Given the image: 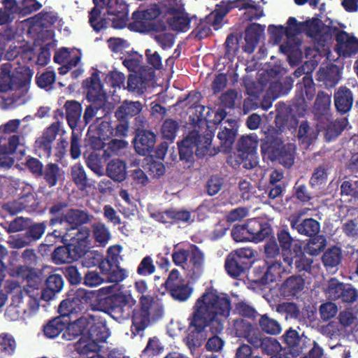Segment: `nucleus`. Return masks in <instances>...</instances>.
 I'll use <instances>...</instances> for the list:
<instances>
[{
	"label": "nucleus",
	"instance_id": "nucleus-1",
	"mask_svg": "<svg viewBox=\"0 0 358 358\" xmlns=\"http://www.w3.org/2000/svg\"><path fill=\"white\" fill-rule=\"evenodd\" d=\"M193 312L189 317L187 344L200 346L206 339V328L209 327L212 334H220L224 329V322L229 316L231 300L227 294L208 288L196 299Z\"/></svg>",
	"mask_w": 358,
	"mask_h": 358
},
{
	"label": "nucleus",
	"instance_id": "nucleus-2",
	"mask_svg": "<svg viewBox=\"0 0 358 358\" xmlns=\"http://www.w3.org/2000/svg\"><path fill=\"white\" fill-rule=\"evenodd\" d=\"M296 87V92L292 105L294 108L284 103H278L276 105L275 123L278 131L281 132L286 129H296L299 121L292 111L295 109L299 115H303L307 107L306 100L310 101L315 96V84L310 76L306 75L303 78V81L297 83Z\"/></svg>",
	"mask_w": 358,
	"mask_h": 358
},
{
	"label": "nucleus",
	"instance_id": "nucleus-3",
	"mask_svg": "<svg viewBox=\"0 0 358 358\" xmlns=\"http://www.w3.org/2000/svg\"><path fill=\"white\" fill-rule=\"evenodd\" d=\"M162 303L152 295H141L138 305L133 309L131 331L138 335L143 331L150 322H155L164 315Z\"/></svg>",
	"mask_w": 358,
	"mask_h": 358
},
{
	"label": "nucleus",
	"instance_id": "nucleus-4",
	"mask_svg": "<svg viewBox=\"0 0 358 358\" xmlns=\"http://www.w3.org/2000/svg\"><path fill=\"white\" fill-rule=\"evenodd\" d=\"M134 300L122 293L113 294L98 300L99 309L117 321L127 320L133 315Z\"/></svg>",
	"mask_w": 358,
	"mask_h": 358
},
{
	"label": "nucleus",
	"instance_id": "nucleus-5",
	"mask_svg": "<svg viewBox=\"0 0 358 358\" xmlns=\"http://www.w3.org/2000/svg\"><path fill=\"white\" fill-rule=\"evenodd\" d=\"M161 14L162 9L156 3L146 9H138L132 13L129 29L140 33L164 31L166 29V25L163 22H155Z\"/></svg>",
	"mask_w": 358,
	"mask_h": 358
},
{
	"label": "nucleus",
	"instance_id": "nucleus-6",
	"mask_svg": "<svg viewBox=\"0 0 358 358\" xmlns=\"http://www.w3.org/2000/svg\"><path fill=\"white\" fill-rule=\"evenodd\" d=\"M255 257L253 250L248 248L238 249L226 257L224 268L229 276L237 279L250 268Z\"/></svg>",
	"mask_w": 358,
	"mask_h": 358
},
{
	"label": "nucleus",
	"instance_id": "nucleus-7",
	"mask_svg": "<svg viewBox=\"0 0 358 358\" xmlns=\"http://www.w3.org/2000/svg\"><path fill=\"white\" fill-rule=\"evenodd\" d=\"M94 218L92 214L87 210L80 208H69L60 216L51 217L49 220V226L54 227L57 224H66V231L69 230L78 229L80 227L88 224Z\"/></svg>",
	"mask_w": 358,
	"mask_h": 358
},
{
	"label": "nucleus",
	"instance_id": "nucleus-8",
	"mask_svg": "<svg viewBox=\"0 0 358 358\" xmlns=\"http://www.w3.org/2000/svg\"><path fill=\"white\" fill-rule=\"evenodd\" d=\"M328 299L338 303L351 304L358 300V290L351 284L341 282L336 278H331L325 289Z\"/></svg>",
	"mask_w": 358,
	"mask_h": 358
},
{
	"label": "nucleus",
	"instance_id": "nucleus-9",
	"mask_svg": "<svg viewBox=\"0 0 358 358\" xmlns=\"http://www.w3.org/2000/svg\"><path fill=\"white\" fill-rule=\"evenodd\" d=\"M164 285L172 299L179 302L187 301L194 290L189 283L180 276L176 268L171 271Z\"/></svg>",
	"mask_w": 358,
	"mask_h": 358
},
{
	"label": "nucleus",
	"instance_id": "nucleus-10",
	"mask_svg": "<svg viewBox=\"0 0 358 358\" xmlns=\"http://www.w3.org/2000/svg\"><path fill=\"white\" fill-rule=\"evenodd\" d=\"M258 139L256 136H242L237 143L238 162L246 169H252L258 164L257 148Z\"/></svg>",
	"mask_w": 358,
	"mask_h": 358
},
{
	"label": "nucleus",
	"instance_id": "nucleus-11",
	"mask_svg": "<svg viewBox=\"0 0 358 358\" xmlns=\"http://www.w3.org/2000/svg\"><path fill=\"white\" fill-rule=\"evenodd\" d=\"M82 87L86 90V99L91 103L99 107H104L110 104L106 92L103 90V85L98 72L92 73L90 78L84 80Z\"/></svg>",
	"mask_w": 358,
	"mask_h": 358
},
{
	"label": "nucleus",
	"instance_id": "nucleus-12",
	"mask_svg": "<svg viewBox=\"0 0 358 358\" xmlns=\"http://www.w3.org/2000/svg\"><path fill=\"white\" fill-rule=\"evenodd\" d=\"M334 105L339 115H348L354 103L353 92L347 86L342 85L334 90Z\"/></svg>",
	"mask_w": 358,
	"mask_h": 358
},
{
	"label": "nucleus",
	"instance_id": "nucleus-13",
	"mask_svg": "<svg viewBox=\"0 0 358 358\" xmlns=\"http://www.w3.org/2000/svg\"><path fill=\"white\" fill-rule=\"evenodd\" d=\"M336 50L340 56L350 57L358 52V39L343 30L336 34Z\"/></svg>",
	"mask_w": 358,
	"mask_h": 358
},
{
	"label": "nucleus",
	"instance_id": "nucleus-14",
	"mask_svg": "<svg viewBox=\"0 0 358 358\" xmlns=\"http://www.w3.org/2000/svg\"><path fill=\"white\" fill-rule=\"evenodd\" d=\"M90 231L87 227H83L76 234L77 237L71 238L68 244L73 262L87 255L88 247V237Z\"/></svg>",
	"mask_w": 358,
	"mask_h": 358
},
{
	"label": "nucleus",
	"instance_id": "nucleus-15",
	"mask_svg": "<svg viewBox=\"0 0 358 358\" xmlns=\"http://www.w3.org/2000/svg\"><path fill=\"white\" fill-rule=\"evenodd\" d=\"M280 263L275 262L268 264L266 261L263 265L256 266L252 271L253 277H249L248 279L257 285H268L275 280V274L272 271L276 268H280Z\"/></svg>",
	"mask_w": 358,
	"mask_h": 358
},
{
	"label": "nucleus",
	"instance_id": "nucleus-16",
	"mask_svg": "<svg viewBox=\"0 0 358 358\" xmlns=\"http://www.w3.org/2000/svg\"><path fill=\"white\" fill-rule=\"evenodd\" d=\"M285 143L282 138L274 135H266L265 138L262 139L261 153L264 160L275 162L279 157V152L284 146Z\"/></svg>",
	"mask_w": 358,
	"mask_h": 358
},
{
	"label": "nucleus",
	"instance_id": "nucleus-17",
	"mask_svg": "<svg viewBox=\"0 0 358 358\" xmlns=\"http://www.w3.org/2000/svg\"><path fill=\"white\" fill-rule=\"evenodd\" d=\"M134 142L136 152L140 155L145 156L153 150L156 142V135L151 131L138 128Z\"/></svg>",
	"mask_w": 358,
	"mask_h": 358
},
{
	"label": "nucleus",
	"instance_id": "nucleus-18",
	"mask_svg": "<svg viewBox=\"0 0 358 358\" xmlns=\"http://www.w3.org/2000/svg\"><path fill=\"white\" fill-rule=\"evenodd\" d=\"M290 226L292 229L302 236L311 237L320 231V223L313 218H306L300 220V217L292 216L289 218Z\"/></svg>",
	"mask_w": 358,
	"mask_h": 358
},
{
	"label": "nucleus",
	"instance_id": "nucleus-19",
	"mask_svg": "<svg viewBox=\"0 0 358 358\" xmlns=\"http://www.w3.org/2000/svg\"><path fill=\"white\" fill-rule=\"evenodd\" d=\"M246 231L249 241L255 242L262 241L272 234V227L266 222H262L258 219H252L246 224Z\"/></svg>",
	"mask_w": 358,
	"mask_h": 358
},
{
	"label": "nucleus",
	"instance_id": "nucleus-20",
	"mask_svg": "<svg viewBox=\"0 0 358 358\" xmlns=\"http://www.w3.org/2000/svg\"><path fill=\"white\" fill-rule=\"evenodd\" d=\"M95 6L89 12V23L96 32L107 27V20L105 17L100 18L101 10L104 7L109 9L113 0H93Z\"/></svg>",
	"mask_w": 358,
	"mask_h": 358
},
{
	"label": "nucleus",
	"instance_id": "nucleus-21",
	"mask_svg": "<svg viewBox=\"0 0 358 358\" xmlns=\"http://www.w3.org/2000/svg\"><path fill=\"white\" fill-rule=\"evenodd\" d=\"M265 26L258 23L250 24L245 30V44L243 45V50L248 54L255 52L261 36L264 34Z\"/></svg>",
	"mask_w": 358,
	"mask_h": 358
},
{
	"label": "nucleus",
	"instance_id": "nucleus-22",
	"mask_svg": "<svg viewBox=\"0 0 358 358\" xmlns=\"http://www.w3.org/2000/svg\"><path fill=\"white\" fill-rule=\"evenodd\" d=\"M278 245L281 249L283 261L289 267L292 266V248L294 241L289 232L285 229H280L277 232Z\"/></svg>",
	"mask_w": 358,
	"mask_h": 358
},
{
	"label": "nucleus",
	"instance_id": "nucleus-23",
	"mask_svg": "<svg viewBox=\"0 0 358 358\" xmlns=\"http://www.w3.org/2000/svg\"><path fill=\"white\" fill-rule=\"evenodd\" d=\"M66 119L72 130L80 129L83 108L81 103L76 100H68L65 102Z\"/></svg>",
	"mask_w": 358,
	"mask_h": 358
},
{
	"label": "nucleus",
	"instance_id": "nucleus-24",
	"mask_svg": "<svg viewBox=\"0 0 358 358\" xmlns=\"http://www.w3.org/2000/svg\"><path fill=\"white\" fill-rule=\"evenodd\" d=\"M292 257V264H294L295 269L297 272H310L313 260L306 257L301 243H296L294 244Z\"/></svg>",
	"mask_w": 358,
	"mask_h": 358
},
{
	"label": "nucleus",
	"instance_id": "nucleus-25",
	"mask_svg": "<svg viewBox=\"0 0 358 358\" xmlns=\"http://www.w3.org/2000/svg\"><path fill=\"white\" fill-rule=\"evenodd\" d=\"M305 281L301 276L292 275L282 283L280 292L284 297H294L303 289Z\"/></svg>",
	"mask_w": 358,
	"mask_h": 358
},
{
	"label": "nucleus",
	"instance_id": "nucleus-26",
	"mask_svg": "<svg viewBox=\"0 0 358 358\" xmlns=\"http://www.w3.org/2000/svg\"><path fill=\"white\" fill-rule=\"evenodd\" d=\"M64 280L60 274L50 275L45 280V287L41 293V299L48 301L52 299L55 294L60 292L64 287Z\"/></svg>",
	"mask_w": 358,
	"mask_h": 358
},
{
	"label": "nucleus",
	"instance_id": "nucleus-27",
	"mask_svg": "<svg viewBox=\"0 0 358 358\" xmlns=\"http://www.w3.org/2000/svg\"><path fill=\"white\" fill-rule=\"evenodd\" d=\"M87 337L96 344L103 343L109 336L108 329L101 321L90 322L87 320Z\"/></svg>",
	"mask_w": 358,
	"mask_h": 358
},
{
	"label": "nucleus",
	"instance_id": "nucleus-28",
	"mask_svg": "<svg viewBox=\"0 0 358 358\" xmlns=\"http://www.w3.org/2000/svg\"><path fill=\"white\" fill-rule=\"evenodd\" d=\"M281 340L294 356L296 357L303 352V347L301 345L303 338L296 330L290 327L281 336Z\"/></svg>",
	"mask_w": 358,
	"mask_h": 358
},
{
	"label": "nucleus",
	"instance_id": "nucleus-29",
	"mask_svg": "<svg viewBox=\"0 0 358 358\" xmlns=\"http://www.w3.org/2000/svg\"><path fill=\"white\" fill-rule=\"evenodd\" d=\"M87 328V318L81 317L76 319L74 322H71V319H70V322L68 325H66V328H65L64 331L62 334V338L66 341H72L80 336H85V335H84V331Z\"/></svg>",
	"mask_w": 358,
	"mask_h": 358
},
{
	"label": "nucleus",
	"instance_id": "nucleus-30",
	"mask_svg": "<svg viewBox=\"0 0 358 358\" xmlns=\"http://www.w3.org/2000/svg\"><path fill=\"white\" fill-rule=\"evenodd\" d=\"M92 292L82 288L77 289L73 293H69L67 299H70V306H73V310L76 313L85 310V306L91 299Z\"/></svg>",
	"mask_w": 358,
	"mask_h": 358
},
{
	"label": "nucleus",
	"instance_id": "nucleus-31",
	"mask_svg": "<svg viewBox=\"0 0 358 358\" xmlns=\"http://www.w3.org/2000/svg\"><path fill=\"white\" fill-rule=\"evenodd\" d=\"M200 136L197 133H192L190 136L178 143L180 159L191 164L194 161L193 146L197 145L198 138Z\"/></svg>",
	"mask_w": 358,
	"mask_h": 358
},
{
	"label": "nucleus",
	"instance_id": "nucleus-32",
	"mask_svg": "<svg viewBox=\"0 0 358 358\" xmlns=\"http://www.w3.org/2000/svg\"><path fill=\"white\" fill-rule=\"evenodd\" d=\"M142 110V104L140 101H124L117 108L115 113L117 119L129 120L131 117L138 115Z\"/></svg>",
	"mask_w": 358,
	"mask_h": 358
},
{
	"label": "nucleus",
	"instance_id": "nucleus-33",
	"mask_svg": "<svg viewBox=\"0 0 358 358\" xmlns=\"http://www.w3.org/2000/svg\"><path fill=\"white\" fill-rule=\"evenodd\" d=\"M237 135V130L234 128H222L217 134V138L220 140V145L217 147L218 152L229 153L235 142Z\"/></svg>",
	"mask_w": 358,
	"mask_h": 358
},
{
	"label": "nucleus",
	"instance_id": "nucleus-34",
	"mask_svg": "<svg viewBox=\"0 0 358 358\" xmlns=\"http://www.w3.org/2000/svg\"><path fill=\"white\" fill-rule=\"evenodd\" d=\"M70 320H66L59 316L48 320L43 327L45 336L49 338L57 337L61 333L63 334Z\"/></svg>",
	"mask_w": 358,
	"mask_h": 358
},
{
	"label": "nucleus",
	"instance_id": "nucleus-35",
	"mask_svg": "<svg viewBox=\"0 0 358 358\" xmlns=\"http://www.w3.org/2000/svg\"><path fill=\"white\" fill-rule=\"evenodd\" d=\"M189 262L192 266L193 275L196 278H199L203 273V265L205 262L204 253L201 249L194 244H191L189 246Z\"/></svg>",
	"mask_w": 358,
	"mask_h": 358
},
{
	"label": "nucleus",
	"instance_id": "nucleus-36",
	"mask_svg": "<svg viewBox=\"0 0 358 358\" xmlns=\"http://www.w3.org/2000/svg\"><path fill=\"white\" fill-rule=\"evenodd\" d=\"M107 176L116 182H122L126 178L127 166L120 159L111 160L106 167Z\"/></svg>",
	"mask_w": 358,
	"mask_h": 358
},
{
	"label": "nucleus",
	"instance_id": "nucleus-37",
	"mask_svg": "<svg viewBox=\"0 0 358 358\" xmlns=\"http://www.w3.org/2000/svg\"><path fill=\"white\" fill-rule=\"evenodd\" d=\"M71 176L73 182L80 190L83 191L92 186V180L88 178L80 164H76L71 167Z\"/></svg>",
	"mask_w": 358,
	"mask_h": 358
},
{
	"label": "nucleus",
	"instance_id": "nucleus-38",
	"mask_svg": "<svg viewBox=\"0 0 358 358\" xmlns=\"http://www.w3.org/2000/svg\"><path fill=\"white\" fill-rule=\"evenodd\" d=\"M327 241L326 236L317 234L310 237L306 243L304 250L310 256H317L323 252L327 247Z\"/></svg>",
	"mask_w": 358,
	"mask_h": 358
},
{
	"label": "nucleus",
	"instance_id": "nucleus-39",
	"mask_svg": "<svg viewBox=\"0 0 358 358\" xmlns=\"http://www.w3.org/2000/svg\"><path fill=\"white\" fill-rule=\"evenodd\" d=\"M13 64L9 62L3 64L0 71V92H7L15 88Z\"/></svg>",
	"mask_w": 358,
	"mask_h": 358
},
{
	"label": "nucleus",
	"instance_id": "nucleus-40",
	"mask_svg": "<svg viewBox=\"0 0 358 358\" xmlns=\"http://www.w3.org/2000/svg\"><path fill=\"white\" fill-rule=\"evenodd\" d=\"M342 260V251L340 248L333 246L327 249L322 257V262L327 269L337 267Z\"/></svg>",
	"mask_w": 358,
	"mask_h": 358
},
{
	"label": "nucleus",
	"instance_id": "nucleus-41",
	"mask_svg": "<svg viewBox=\"0 0 358 358\" xmlns=\"http://www.w3.org/2000/svg\"><path fill=\"white\" fill-rule=\"evenodd\" d=\"M62 176V170L59 165L55 163H48L43 169V178L49 187L57 185Z\"/></svg>",
	"mask_w": 358,
	"mask_h": 358
},
{
	"label": "nucleus",
	"instance_id": "nucleus-42",
	"mask_svg": "<svg viewBox=\"0 0 358 358\" xmlns=\"http://www.w3.org/2000/svg\"><path fill=\"white\" fill-rule=\"evenodd\" d=\"M317 133L312 129L308 121H302L299 127L297 137L301 144L305 148L309 147L316 139Z\"/></svg>",
	"mask_w": 358,
	"mask_h": 358
},
{
	"label": "nucleus",
	"instance_id": "nucleus-43",
	"mask_svg": "<svg viewBox=\"0 0 358 358\" xmlns=\"http://www.w3.org/2000/svg\"><path fill=\"white\" fill-rule=\"evenodd\" d=\"M348 120L346 117L330 122L326 127L324 136L327 141L336 139L345 129Z\"/></svg>",
	"mask_w": 358,
	"mask_h": 358
},
{
	"label": "nucleus",
	"instance_id": "nucleus-44",
	"mask_svg": "<svg viewBox=\"0 0 358 358\" xmlns=\"http://www.w3.org/2000/svg\"><path fill=\"white\" fill-rule=\"evenodd\" d=\"M331 96L324 91H320L317 93L315 103L314 111L317 116H324L327 115L331 109Z\"/></svg>",
	"mask_w": 358,
	"mask_h": 358
},
{
	"label": "nucleus",
	"instance_id": "nucleus-45",
	"mask_svg": "<svg viewBox=\"0 0 358 358\" xmlns=\"http://www.w3.org/2000/svg\"><path fill=\"white\" fill-rule=\"evenodd\" d=\"M92 236L96 243L105 246L111 238L108 228L103 222H98L92 224Z\"/></svg>",
	"mask_w": 358,
	"mask_h": 358
},
{
	"label": "nucleus",
	"instance_id": "nucleus-46",
	"mask_svg": "<svg viewBox=\"0 0 358 358\" xmlns=\"http://www.w3.org/2000/svg\"><path fill=\"white\" fill-rule=\"evenodd\" d=\"M320 78L327 88L334 87L341 79L338 66L332 64L327 67L320 73Z\"/></svg>",
	"mask_w": 358,
	"mask_h": 358
},
{
	"label": "nucleus",
	"instance_id": "nucleus-47",
	"mask_svg": "<svg viewBox=\"0 0 358 358\" xmlns=\"http://www.w3.org/2000/svg\"><path fill=\"white\" fill-rule=\"evenodd\" d=\"M281 151L279 152V157L275 159L279 164L283 166L289 168L294 162L296 146L294 143H285Z\"/></svg>",
	"mask_w": 358,
	"mask_h": 358
},
{
	"label": "nucleus",
	"instance_id": "nucleus-48",
	"mask_svg": "<svg viewBox=\"0 0 358 358\" xmlns=\"http://www.w3.org/2000/svg\"><path fill=\"white\" fill-rule=\"evenodd\" d=\"M258 322L261 330L267 334L278 335L282 331L280 323L267 314L261 315Z\"/></svg>",
	"mask_w": 358,
	"mask_h": 358
},
{
	"label": "nucleus",
	"instance_id": "nucleus-49",
	"mask_svg": "<svg viewBox=\"0 0 358 358\" xmlns=\"http://www.w3.org/2000/svg\"><path fill=\"white\" fill-rule=\"evenodd\" d=\"M13 73V80L15 87H22L28 84L32 76L31 71L29 66L19 64L15 69Z\"/></svg>",
	"mask_w": 358,
	"mask_h": 358
},
{
	"label": "nucleus",
	"instance_id": "nucleus-50",
	"mask_svg": "<svg viewBox=\"0 0 358 358\" xmlns=\"http://www.w3.org/2000/svg\"><path fill=\"white\" fill-rule=\"evenodd\" d=\"M100 345L94 343L87 336H81L74 344V349L79 355H88L90 352L96 353L100 350Z\"/></svg>",
	"mask_w": 358,
	"mask_h": 358
},
{
	"label": "nucleus",
	"instance_id": "nucleus-51",
	"mask_svg": "<svg viewBox=\"0 0 358 358\" xmlns=\"http://www.w3.org/2000/svg\"><path fill=\"white\" fill-rule=\"evenodd\" d=\"M87 259H86L85 262L87 266H91L99 264V268L103 274L108 275L116 265L113 262V257H112L111 260L109 259H105L99 262V259L96 257L97 255L90 252V254H87Z\"/></svg>",
	"mask_w": 358,
	"mask_h": 358
},
{
	"label": "nucleus",
	"instance_id": "nucleus-52",
	"mask_svg": "<svg viewBox=\"0 0 358 358\" xmlns=\"http://www.w3.org/2000/svg\"><path fill=\"white\" fill-rule=\"evenodd\" d=\"M56 80V74L54 70L47 68L41 73H38L36 76V83L41 89L50 90Z\"/></svg>",
	"mask_w": 358,
	"mask_h": 358
},
{
	"label": "nucleus",
	"instance_id": "nucleus-53",
	"mask_svg": "<svg viewBox=\"0 0 358 358\" xmlns=\"http://www.w3.org/2000/svg\"><path fill=\"white\" fill-rule=\"evenodd\" d=\"M51 257L52 262L56 264L73 262L68 244L57 247L52 252Z\"/></svg>",
	"mask_w": 358,
	"mask_h": 358
},
{
	"label": "nucleus",
	"instance_id": "nucleus-54",
	"mask_svg": "<svg viewBox=\"0 0 358 358\" xmlns=\"http://www.w3.org/2000/svg\"><path fill=\"white\" fill-rule=\"evenodd\" d=\"M108 110L109 108L108 106L99 107V106L91 103L85 110L83 117L81 119L80 129L84 128L91 122L99 110H102V115H106L108 113Z\"/></svg>",
	"mask_w": 358,
	"mask_h": 358
},
{
	"label": "nucleus",
	"instance_id": "nucleus-55",
	"mask_svg": "<svg viewBox=\"0 0 358 358\" xmlns=\"http://www.w3.org/2000/svg\"><path fill=\"white\" fill-rule=\"evenodd\" d=\"M278 313L285 315L286 319H298L301 315L299 307L293 302H283L278 305Z\"/></svg>",
	"mask_w": 358,
	"mask_h": 358
},
{
	"label": "nucleus",
	"instance_id": "nucleus-56",
	"mask_svg": "<svg viewBox=\"0 0 358 358\" xmlns=\"http://www.w3.org/2000/svg\"><path fill=\"white\" fill-rule=\"evenodd\" d=\"M178 129L179 123L178 121L171 118L166 119L161 128L162 137L172 141L176 138Z\"/></svg>",
	"mask_w": 358,
	"mask_h": 358
},
{
	"label": "nucleus",
	"instance_id": "nucleus-57",
	"mask_svg": "<svg viewBox=\"0 0 358 358\" xmlns=\"http://www.w3.org/2000/svg\"><path fill=\"white\" fill-rule=\"evenodd\" d=\"M341 194L350 196V200L358 202V179L345 180L341 185Z\"/></svg>",
	"mask_w": 358,
	"mask_h": 358
},
{
	"label": "nucleus",
	"instance_id": "nucleus-58",
	"mask_svg": "<svg viewBox=\"0 0 358 358\" xmlns=\"http://www.w3.org/2000/svg\"><path fill=\"white\" fill-rule=\"evenodd\" d=\"M301 24L303 27V31L306 32L307 36L313 38L320 35L322 21L320 19L313 17L301 22Z\"/></svg>",
	"mask_w": 358,
	"mask_h": 358
},
{
	"label": "nucleus",
	"instance_id": "nucleus-59",
	"mask_svg": "<svg viewBox=\"0 0 358 358\" xmlns=\"http://www.w3.org/2000/svg\"><path fill=\"white\" fill-rule=\"evenodd\" d=\"M233 329L237 337L245 338L254 329L252 324L246 320L238 318L233 322Z\"/></svg>",
	"mask_w": 358,
	"mask_h": 358
},
{
	"label": "nucleus",
	"instance_id": "nucleus-60",
	"mask_svg": "<svg viewBox=\"0 0 358 358\" xmlns=\"http://www.w3.org/2000/svg\"><path fill=\"white\" fill-rule=\"evenodd\" d=\"M292 88V84L289 82L282 83L280 81H275L270 83L268 93L271 94L273 99L285 95Z\"/></svg>",
	"mask_w": 358,
	"mask_h": 358
},
{
	"label": "nucleus",
	"instance_id": "nucleus-61",
	"mask_svg": "<svg viewBox=\"0 0 358 358\" xmlns=\"http://www.w3.org/2000/svg\"><path fill=\"white\" fill-rule=\"evenodd\" d=\"M45 222L34 223L28 226L24 234L31 243L40 239L45 233Z\"/></svg>",
	"mask_w": 358,
	"mask_h": 358
},
{
	"label": "nucleus",
	"instance_id": "nucleus-62",
	"mask_svg": "<svg viewBox=\"0 0 358 358\" xmlns=\"http://www.w3.org/2000/svg\"><path fill=\"white\" fill-rule=\"evenodd\" d=\"M169 24L172 30L184 32L189 28L190 19L187 15L174 16L169 19Z\"/></svg>",
	"mask_w": 358,
	"mask_h": 358
},
{
	"label": "nucleus",
	"instance_id": "nucleus-63",
	"mask_svg": "<svg viewBox=\"0 0 358 358\" xmlns=\"http://www.w3.org/2000/svg\"><path fill=\"white\" fill-rule=\"evenodd\" d=\"M52 144L50 141L44 139L41 136L36 139L34 143L35 153L40 157L49 158L52 152Z\"/></svg>",
	"mask_w": 358,
	"mask_h": 358
},
{
	"label": "nucleus",
	"instance_id": "nucleus-64",
	"mask_svg": "<svg viewBox=\"0 0 358 358\" xmlns=\"http://www.w3.org/2000/svg\"><path fill=\"white\" fill-rule=\"evenodd\" d=\"M293 196L301 203H308L312 199L311 193L308 191V187L297 181L293 187Z\"/></svg>",
	"mask_w": 358,
	"mask_h": 358
}]
</instances>
